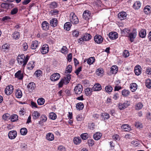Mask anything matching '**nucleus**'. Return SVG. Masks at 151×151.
<instances>
[{"instance_id":"nucleus-1","label":"nucleus","mask_w":151,"mask_h":151,"mask_svg":"<svg viewBox=\"0 0 151 151\" xmlns=\"http://www.w3.org/2000/svg\"><path fill=\"white\" fill-rule=\"evenodd\" d=\"M29 56L27 55L26 57L24 55H18L17 60L18 63L20 65H22L23 66H25L27 64L29 59Z\"/></svg>"},{"instance_id":"nucleus-2","label":"nucleus","mask_w":151,"mask_h":151,"mask_svg":"<svg viewBox=\"0 0 151 151\" xmlns=\"http://www.w3.org/2000/svg\"><path fill=\"white\" fill-rule=\"evenodd\" d=\"M71 75L68 74L66 76H65L62 78L59 83V87H61L63 84H67L70 82L71 79Z\"/></svg>"},{"instance_id":"nucleus-3","label":"nucleus","mask_w":151,"mask_h":151,"mask_svg":"<svg viewBox=\"0 0 151 151\" xmlns=\"http://www.w3.org/2000/svg\"><path fill=\"white\" fill-rule=\"evenodd\" d=\"M70 22L73 24H76L79 22L77 17L73 13L70 14Z\"/></svg>"},{"instance_id":"nucleus-4","label":"nucleus","mask_w":151,"mask_h":151,"mask_svg":"<svg viewBox=\"0 0 151 151\" xmlns=\"http://www.w3.org/2000/svg\"><path fill=\"white\" fill-rule=\"evenodd\" d=\"M130 102L129 101H126L123 103H119L118 107L120 110L125 109L130 106Z\"/></svg>"},{"instance_id":"nucleus-5","label":"nucleus","mask_w":151,"mask_h":151,"mask_svg":"<svg viewBox=\"0 0 151 151\" xmlns=\"http://www.w3.org/2000/svg\"><path fill=\"white\" fill-rule=\"evenodd\" d=\"M83 91V88L80 84H78L75 87L74 92L76 94H80Z\"/></svg>"},{"instance_id":"nucleus-6","label":"nucleus","mask_w":151,"mask_h":151,"mask_svg":"<svg viewBox=\"0 0 151 151\" xmlns=\"http://www.w3.org/2000/svg\"><path fill=\"white\" fill-rule=\"evenodd\" d=\"M14 88L13 86L10 85L6 87L5 90V94L7 95H9L13 92Z\"/></svg>"},{"instance_id":"nucleus-7","label":"nucleus","mask_w":151,"mask_h":151,"mask_svg":"<svg viewBox=\"0 0 151 151\" xmlns=\"http://www.w3.org/2000/svg\"><path fill=\"white\" fill-rule=\"evenodd\" d=\"M49 51V47L48 45L45 44L42 46L40 51L43 54H45L48 52Z\"/></svg>"},{"instance_id":"nucleus-8","label":"nucleus","mask_w":151,"mask_h":151,"mask_svg":"<svg viewBox=\"0 0 151 151\" xmlns=\"http://www.w3.org/2000/svg\"><path fill=\"white\" fill-rule=\"evenodd\" d=\"M94 40L95 42L98 44H101L103 40L102 36L99 35H97L95 36Z\"/></svg>"},{"instance_id":"nucleus-9","label":"nucleus","mask_w":151,"mask_h":151,"mask_svg":"<svg viewBox=\"0 0 151 151\" xmlns=\"http://www.w3.org/2000/svg\"><path fill=\"white\" fill-rule=\"evenodd\" d=\"M17 135V132L15 130L10 131L8 134L9 138L11 139H15Z\"/></svg>"},{"instance_id":"nucleus-10","label":"nucleus","mask_w":151,"mask_h":151,"mask_svg":"<svg viewBox=\"0 0 151 151\" xmlns=\"http://www.w3.org/2000/svg\"><path fill=\"white\" fill-rule=\"evenodd\" d=\"M137 32L136 29H134L133 31L130 33L129 35V37L131 42H133L134 39L137 36Z\"/></svg>"},{"instance_id":"nucleus-11","label":"nucleus","mask_w":151,"mask_h":151,"mask_svg":"<svg viewBox=\"0 0 151 151\" xmlns=\"http://www.w3.org/2000/svg\"><path fill=\"white\" fill-rule=\"evenodd\" d=\"M91 16V14L90 11L86 10L84 11L83 14V17L85 19L88 20L89 19Z\"/></svg>"},{"instance_id":"nucleus-12","label":"nucleus","mask_w":151,"mask_h":151,"mask_svg":"<svg viewBox=\"0 0 151 151\" xmlns=\"http://www.w3.org/2000/svg\"><path fill=\"white\" fill-rule=\"evenodd\" d=\"M60 77L59 74L55 73L52 75L50 77V79L52 81H54L58 80Z\"/></svg>"},{"instance_id":"nucleus-13","label":"nucleus","mask_w":151,"mask_h":151,"mask_svg":"<svg viewBox=\"0 0 151 151\" xmlns=\"http://www.w3.org/2000/svg\"><path fill=\"white\" fill-rule=\"evenodd\" d=\"M118 18L120 20H123L126 19L127 16L126 13L124 12H120L118 14Z\"/></svg>"},{"instance_id":"nucleus-14","label":"nucleus","mask_w":151,"mask_h":151,"mask_svg":"<svg viewBox=\"0 0 151 151\" xmlns=\"http://www.w3.org/2000/svg\"><path fill=\"white\" fill-rule=\"evenodd\" d=\"M134 72L136 75L139 76L141 73V68L139 65H137L134 68Z\"/></svg>"},{"instance_id":"nucleus-15","label":"nucleus","mask_w":151,"mask_h":151,"mask_svg":"<svg viewBox=\"0 0 151 151\" xmlns=\"http://www.w3.org/2000/svg\"><path fill=\"white\" fill-rule=\"evenodd\" d=\"M109 38L112 40L116 39L118 37V34L116 32H111L109 35Z\"/></svg>"},{"instance_id":"nucleus-16","label":"nucleus","mask_w":151,"mask_h":151,"mask_svg":"<svg viewBox=\"0 0 151 151\" xmlns=\"http://www.w3.org/2000/svg\"><path fill=\"white\" fill-rule=\"evenodd\" d=\"M58 22V20L56 18L52 19L50 21V25L52 27H55L57 25Z\"/></svg>"},{"instance_id":"nucleus-17","label":"nucleus","mask_w":151,"mask_h":151,"mask_svg":"<svg viewBox=\"0 0 151 151\" xmlns=\"http://www.w3.org/2000/svg\"><path fill=\"white\" fill-rule=\"evenodd\" d=\"M101 89V85L98 83L95 84L93 87V90L94 91H100Z\"/></svg>"},{"instance_id":"nucleus-18","label":"nucleus","mask_w":151,"mask_h":151,"mask_svg":"<svg viewBox=\"0 0 151 151\" xmlns=\"http://www.w3.org/2000/svg\"><path fill=\"white\" fill-rule=\"evenodd\" d=\"M35 86V84L34 82H31L28 84L27 86V88L29 90L32 91L34 89Z\"/></svg>"},{"instance_id":"nucleus-19","label":"nucleus","mask_w":151,"mask_h":151,"mask_svg":"<svg viewBox=\"0 0 151 151\" xmlns=\"http://www.w3.org/2000/svg\"><path fill=\"white\" fill-rule=\"evenodd\" d=\"M117 66L115 65L112 66L111 68L110 72L113 74H116L118 71Z\"/></svg>"},{"instance_id":"nucleus-20","label":"nucleus","mask_w":151,"mask_h":151,"mask_svg":"<svg viewBox=\"0 0 151 151\" xmlns=\"http://www.w3.org/2000/svg\"><path fill=\"white\" fill-rule=\"evenodd\" d=\"M104 70L103 68H99L97 69L96 73L97 75L100 77L102 76L104 74Z\"/></svg>"},{"instance_id":"nucleus-21","label":"nucleus","mask_w":151,"mask_h":151,"mask_svg":"<svg viewBox=\"0 0 151 151\" xmlns=\"http://www.w3.org/2000/svg\"><path fill=\"white\" fill-rule=\"evenodd\" d=\"M42 25L43 29L44 30H47L49 29V25L46 21H44L43 22Z\"/></svg>"},{"instance_id":"nucleus-22","label":"nucleus","mask_w":151,"mask_h":151,"mask_svg":"<svg viewBox=\"0 0 151 151\" xmlns=\"http://www.w3.org/2000/svg\"><path fill=\"white\" fill-rule=\"evenodd\" d=\"M16 78L19 79L21 80L23 78V75L22 73H21V71L20 70L17 71L15 74Z\"/></svg>"},{"instance_id":"nucleus-23","label":"nucleus","mask_w":151,"mask_h":151,"mask_svg":"<svg viewBox=\"0 0 151 151\" xmlns=\"http://www.w3.org/2000/svg\"><path fill=\"white\" fill-rule=\"evenodd\" d=\"M121 128L126 131H128L131 129L130 127L128 124H123L121 126Z\"/></svg>"},{"instance_id":"nucleus-24","label":"nucleus","mask_w":151,"mask_h":151,"mask_svg":"<svg viewBox=\"0 0 151 151\" xmlns=\"http://www.w3.org/2000/svg\"><path fill=\"white\" fill-rule=\"evenodd\" d=\"M130 88L132 92H134L137 88V85L135 83H132L130 85Z\"/></svg>"},{"instance_id":"nucleus-25","label":"nucleus","mask_w":151,"mask_h":151,"mask_svg":"<svg viewBox=\"0 0 151 151\" xmlns=\"http://www.w3.org/2000/svg\"><path fill=\"white\" fill-rule=\"evenodd\" d=\"M85 41H89L91 38V36L89 34L86 33L83 37Z\"/></svg>"},{"instance_id":"nucleus-26","label":"nucleus","mask_w":151,"mask_h":151,"mask_svg":"<svg viewBox=\"0 0 151 151\" xmlns=\"http://www.w3.org/2000/svg\"><path fill=\"white\" fill-rule=\"evenodd\" d=\"M47 118L45 115H42L40 117V120L39 122V124H41L43 122H45L47 121Z\"/></svg>"},{"instance_id":"nucleus-27","label":"nucleus","mask_w":151,"mask_h":151,"mask_svg":"<svg viewBox=\"0 0 151 151\" xmlns=\"http://www.w3.org/2000/svg\"><path fill=\"white\" fill-rule=\"evenodd\" d=\"M20 36V34L19 32L17 31L14 32L12 35V37L13 39L15 40L18 39L19 38Z\"/></svg>"},{"instance_id":"nucleus-28","label":"nucleus","mask_w":151,"mask_h":151,"mask_svg":"<svg viewBox=\"0 0 151 151\" xmlns=\"http://www.w3.org/2000/svg\"><path fill=\"white\" fill-rule=\"evenodd\" d=\"M144 12L146 14H148L151 12V7L149 6H146L144 9Z\"/></svg>"},{"instance_id":"nucleus-29","label":"nucleus","mask_w":151,"mask_h":151,"mask_svg":"<svg viewBox=\"0 0 151 151\" xmlns=\"http://www.w3.org/2000/svg\"><path fill=\"white\" fill-rule=\"evenodd\" d=\"M102 136L101 134L98 132L95 133L94 134L93 136V138L95 140H99L101 137Z\"/></svg>"},{"instance_id":"nucleus-30","label":"nucleus","mask_w":151,"mask_h":151,"mask_svg":"<svg viewBox=\"0 0 151 151\" xmlns=\"http://www.w3.org/2000/svg\"><path fill=\"white\" fill-rule=\"evenodd\" d=\"M130 93V91L128 90L124 89L122 91V95L124 97H127L129 96Z\"/></svg>"},{"instance_id":"nucleus-31","label":"nucleus","mask_w":151,"mask_h":151,"mask_svg":"<svg viewBox=\"0 0 151 151\" xmlns=\"http://www.w3.org/2000/svg\"><path fill=\"white\" fill-rule=\"evenodd\" d=\"M46 138L47 139L50 141L53 140L54 139V136L53 134L51 133H48L46 136Z\"/></svg>"},{"instance_id":"nucleus-32","label":"nucleus","mask_w":151,"mask_h":151,"mask_svg":"<svg viewBox=\"0 0 151 151\" xmlns=\"http://www.w3.org/2000/svg\"><path fill=\"white\" fill-rule=\"evenodd\" d=\"M22 93L21 90L18 89L16 90L15 93V96L16 97L18 98H20L22 96Z\"/></svg>"},{"instance_id":"nucleus-33","label":"nucleus","mask_w":151,"mask_h":151,"mask_svg":"<svg viewBox=\"0 0 151 151\" xmlns=\"http://www.w3.org/2000/svg\"><path fill=\"white\" fill-rule=\"evenodd\" d=\"M141 4L139 1H136L133 4V7L135 9H139L141 7Z\"/></svg>"},{"instance_id":"nucleus-34","label":"nucleus","mask_w":151,"mask_h":151,"mask_svg":"<svg viewBox=\"0 0 151 151\" xmlns=\"http://www.w3.org/2000/svg\"><path fill=\"white\" fill-rule=\"evenodd\" d=\"M34 63L33 61L29 62L27 65V68L29 70L32 69L35 66Z\"/></svg>"},{"instance_id":"nucleus-35","label":"nucleus","mask_w":151,"mask_h":151,"mask_svg":"<svg viewBox=\"0 0 151 151\" xmlns=\"http://www.w3.org/2000/svg\"><path fill=\"white\" fill-rule=\"evenodd\" d=\"M130 29L128 28L124 29L122 31V34L123 36H127L129 32H130Z\"/></svg>"},{"instance_id":"nucleus-36","label":"nucleus","mask_w":151,"mask_h":151,"mask_svg":"<svg viewBox=\"0 0 151 151\" xmlns=\"http://www.w3.org/2000/svg\"><path fill=\"white\" fill-rule=\"evenodd\" d=\"M38 42L37 41H33L31 45V48L32 49H35L38 47Z\"/></svg>"},{"instance_id":"nucleus-37","label":"nucleus","mask_w":151,"mask_h":151,"mask_svg":"<svg viewBox=\"0 0 151 151\" xmlns=\"http://www.w3.org/2000/svg\"><path fill=\"white\" fill-rule=\"evenodd\" d=\"M92 92V89L89 88H86L85 90V93L86 96L91 95Z\"/></svg>"},{"instance_id":"nucleus-38","label":"nucleus","mask_w":151,"mask_h":151,"mask_svg":"<svg viewBox=\"0 0 151 151\" xmlns=\"http://www.w3.org/2000/svg\"><path fill=\"white\" fill-rule=\"evenodd\" d=\"M84 107L83 104L81 102L77 103L76 105V108L77 109L81 110Z\"/></svg>"},{"instance_id":"nucleus-39","label":"nucleus","mask_w":151,"mask_h":151,"mask_svg":"<svg viewBox=\"0 0 151 151\" xmlns=\"http://www.w3.org/2000/svg\"><path fill=\"white\" fill-rule=\"evenodd\" d=\"M71 25V24L70 22H66L64 25V29L68 31L70 30Z\"/></svg>"},{"instance_id":"nucleus-40","label":"nucleus","mask_w":151,"mask_h":151,"mask_svg":"<svg viewBox=\"0 0 151 151\" xmlns=\"http://www.w3.org/2000/svg\"><path fill=\"white\" fill-rule=\"evenodd\" d=\"M2 48L4 51L7 52L9 48V45L7 44H5L2 46Z\"/></svg>"},{"instance_id":"nucleus-41","label":"nucleus","mask_w":151,"mask_h":151,"mask_svg":"<svg viewBox=\"0 0 151 151\" xmlns=\"http://www.w3.org/2000/svg\"><path fill=\"white\" fill-rule=\"evenodd\" d=\"M101 116L104 119H107L109 118V115L106 113H103L101 114Z\"/></svg>"},{"instance_id":"nucleus-42","label":"nucleus","mask_w":151,"mask_h":151,"mask_svg":"<svg viewBox=\"0 0 151 151\" xmlns=\"http://www.w3.org/2000/svg\"><path fill=\"white\" fill-rule=\"evenodd\" d=\"M34 119H38L40 116V114L37 111H34L32 114Z\"/></svg>"},{"instance_id":"nucleus-43","label":"nucleus","mask_w":151,"mask_h":151,"mask_svg":"<svg viewBox=\"0 0 151 151\" xmlns=\"http://www.w3.org/2000/svg\"><path fill=\"white\" fill-rule=\"evenodd\" d=\"M57 116L53 112H51L49 114V118L52 120H55L56 119Z\"/></svg>"},{"instance_id":"nucleus-44","label":"nucleus","mask_w":151,"mask_h":151,"mask_svg":"<svg viewBox=\"0 0 151 151\" xmlns=\"http://www.w3.org/2000/svg\"><path fill=\"white\" fill-rule=\"evenodd\" d=\"M105 89L106 92L109 93H111L113 90V88L110 86H106Z\"/></svg>"},{"instance_id":"nucleus-45","label":"nucleus","mask_w":151,"mask_h":151,"mask_svg":"<svg viewBox=\"0 0 151 151\" xmlns=\"http://www.w3.org/2000/svg\"><path fill=\"white\" fill-rule=\"evenodd\" d=\"M95 58L94 57H91L87 60V63L88 64L91 65L95 61Z\"/></svg>"},{"instance_id":"nucleus-46","label":"nucleus","mask_w":151,"mask_h":151,"mask_svg":"<svg viewBox=\"0 0 151 151\" xmlns=\"http://www.w3.org/2000/svg\"><path fill=\"white\" fill-rule=\"evenodd\" d=\"M139 34L140 37L144 38L145 37L146 35V32L145 30L142 29L139 32Z\"/></svg>"},{"instance_id":"nucleus-47","label":"nucleus","mask_w":151,"mask_h":151,"mask_svg":"<svg viewBox=\"0 0 151 151\" xmlns=\"http://www.w3.org/2000/svg\"><path fill=\"white\" fill-rule=\"evenodd\" d=\"M73 142L76 145H78L81 142V140L79 137H76L74 138Z\"/></svg>"},{"instance_id":"nucleus-48","label":"nucleus","mask_w":151,"mask_h":151,"mask_svg":"<svg viewBox=\"0 0 151 151\" xmlns=\"http://www.w3.org/2000/svg\"><path fill=\"white\" fill-rule=\"evenodd\" d=\"M18 116L16 114H13L10 117V119L12 122H14L18 120Z\"/></svg>"},{"instance_id":"nucleus-49","label":"nucleus","mask_w":151,"mask_h":151,"mask_svg":"<svg viewBox=\"0 0 151 151\" xmlns=\"http://www.w3.org/2000/svg\"><path fill=\"white\" fill-rule=\"evenodd\" d=\"M45 99L42 98L39 99L37 100V102L39 105H43L45 102Z\"/></svg>"},{"instance_id":"nucleus-50","label":"nucleus","mask_w":151,"mask_h":151,"mask_svg":"<svg viewBox=\"0 0 151 151\" xmlns=\"http://www.w3.org/2000/svg\"><path fill=\"white\" fill-rule=\"evenodd\" d=\"M61 52L63 54H67L68 52V50L67 47L65 46H63L61 49Z\"/></svg>"},{"instance_id":"nucleus-51","label":"nucleus","mask_w":151,"mask_h":151,"mask_svg":"<svg viewBox=\"0 0 151 151\" xmlns=\"http://www.w3.org/2000/svg\"><path fill=\"white\" fill-rule=\"evenodd\" d=\"M143 107L142 104L140 103H138L135 106V109L136 110H139L141 109Z\"/></svg>"},{"instance_id":"nucleus-52","label":"nucleus","mask_w":151,"mask_h":151,"mask_svg":"<svg viewBox=\"0 0 151 151\" xmlns=\"http://www.w3.org/2000/svg\"><path fill=\"white\" fill-rule=\"evenodd\" d=\"M72 70V66L71 65H69L66 68L65 73H70Z\"/></svg>"},{"instance_id":"nucleus-53","label":"nucleus","mask_w":151,"mask_h":151,"mask_svg":"<svg viewBox=\"0 0 151 151\" xmlns=\"http://www.w3.org/2000/svg\"><path fill=\"white\" fill-rule=\"evenodd\" d=\"M145 85L147 88H150L151 87V80L149 79L146 80Z\"/></svg>"},{"instance_id":"nucleus-54","label":"nucleus","mask_w":151,"mask_h":151,"mask_svg":"<svg viewBox=\"0 0 151 151\" xmlns=\"http://www.w3.org/2000/svg\"><path fill=\"white\" fill-rule=\"evenodd\" d=\"M20 132L22 135H24L27 133V130L25 128H22L20 129Z\"/></svg>"},{"instance_id":"nucleus-55","label":"nucleus","mask_w":151,"mask_h":151,"mask_svg":"<svg viewBox=\"0 0 151 151\" xmlns=\"http://www.w3.org/2000/svg\"><path fill=\"white\" fill-rule=\"evenodd\" d=\"M2 118L3 119L5 120H8L10 119V115L8 113L4 114L3 115Z\"/></svg>"},{"instance_id":"nucleus-56","label":"nucleus","mask_w":151,"mask_h":151,"mask_svg":"<svg viewBox=\"0 0 151 151\" xmlns=\"http://www.w3.org/2000/svg\"><path fill=\"white\" fill-rule=\"evenodd\" d=\"M1 6L2 8L5 9H8L9 8V4L7 3H3Z\"/></svg>"},{"instance_id":"nucleus-57","label":"nucleus","mask_w":151,"mask_h":151,"mask_svg":"<svg viewBox=\"0 0 151 151\" xmlns=\"http://www.w3.org/2000/svg\"><path fill=\"white\" fill-rule=\"evenodd\" d=\"M123 56L126 58L129 55V53L128 50H125L123 53Z\"/></svg>"},{"instance_id":"nucleus-58","label":"nucleus","mask_w":151,"mask_h":151,"mask_svg":"<svg viewBox=\"0 0 151 151\" xmlns=\"http://www.w3.org/2000/svg\"><path fill=\"white\" fill-rule=\"evenodd\" d=\"M22 46L23 48V49L24 51L26 50L28 48V45L27 44L26 42H24Z\"/></svg>"},{"instance_id":"nucleus-59","label":"nucleus","mask_w":151,"mask_h":151,"mask_svg":"<svg viewBox=\"0 0 151 151\" xmlns=\"http://www.w3.org/2000/svg\"><path fill=\"white\" fill-rule=\"evenodd\" d=\"M81 137L82 139L85 140L88 138V135L87 133L82 134Z\"/></svg>"},{"instance_id":"nucleus-60","label":"nucleus","mask_w":151,"mask_h":151,"mask_svg":"<svg viewBox=\"0 0 151 151\" xmlns=\"http://www.w3.org/2000/svg\"><path fill=\"white\" fill-rule=\"evenodd\" d=\"M135 126L137 128L140 129L142 128V126L141 123L139 122H136L135 123Z\"/></svg>"},{"instance_id":"nucleus-61","label":"nucleus","mask_w":151,"mask_h":151,"mask_svg":"<svg viewBox=\"0 0 151 151\" xmlns=\"http://www.w3.org/2000/svg\"><path fill=\"white\" fill-rule=\"evenodd\" d=\"M79 32L77 30H74L73 31L72 35L73 37H77L78 36Z\"/></svg>"},{"instance_id":"nucleus-62","label":"nucleus","mask_w":151,"mask_h":151,"mask_svg":"<svg viewBox=\"0 0 151 151\" xmlns=\"http://www.w3.org/2000/svg\"><path fill=\"white\" fill-rule=\"evenodd\" d=\"M42 71L40 70H38L35 71V75L37 77L40 76L41 75Z\"/></svg>"},{"instance_id":"nucleus-63","label":"nucleus","mask_w":151,"mask_h":151,"mask_svg":"<svg viewBox=\"0 0 151 151\" xmlns=\"http://www.w3.org/2000/svg\"><path fill=\"white\" fill-rule=\"evenodd\" d=\"M88 144L89 146H92L94 144V141L92 139H89L88 140Z\"/></svg>"},{"instance_id":"nucleus-64","label":"nucleus","mask_w":151,"mask_h":151,"mask_svg":"<svg viewBox=\"0 0 151 151\" xmlns=\"http://www.w3.org/2000/svg\"><path fill=\"white\" fill-rule=\"evenodd\" d=\"M58 151H65V147L63 146H60L58 147Z\"/></svg>"}]
</instances>
